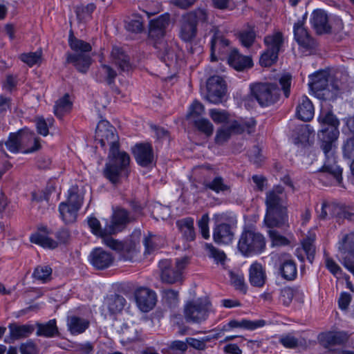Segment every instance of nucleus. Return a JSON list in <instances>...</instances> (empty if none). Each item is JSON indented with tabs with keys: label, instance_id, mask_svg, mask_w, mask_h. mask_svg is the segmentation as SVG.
Returning <instances> with one entry per match:
<instances>
[{
	"label": "nucleus",
	"instance_id": "nucleus-52",
	"mask_svg": "<svg viewBox=\"0 0 354 354\" xmlns=\"http://www.w3.org/2000/svg\"><path fill=\"white\" fill-rule=\"evenodd\" d=\"M204 113L203 105L198 101H194L189 107V111L187 114V118L192 120H198L197 118Z\"/></svg>",
	"mask_w": 354,
	"mask_h": 354
},
{
	"label": "nucleus",
	"instance_id": "nucleus-38",
	"mask_svg": "<svg viewBox=\"0 0 354 354\" xmlns=\"http://www.w3.org/2000/svg\"><path fill=\"white\" fill-rule=\"evenodd\" d=\"M126 299L120 295H115L107 297L104 301L106 306L111 314L120 312L124 307Z\"/></svg>",
	"mask_w": 354,
	"mask_h": 354
},
{
	"label": "nucleus",
	"instance_id": "nucleus-45",
	"mask_svg": "<svg viewBox=\"0 0 354 354\" xmlns=\"http://www.w3.org/2000/svg\"><path fill=\"white\" fill-rule=\"evenodd\" d=\"M71 107L72 102L69 100V95L65 94L56 102L54 106V113L56 116L61 118L65 113L71 110Z\"/></svg>",
	"mask_w": 354,
	"mask_h": 354
},
{
	"label": "nucleus",
	"instance_id": "nucleus-49",
	"mask_svg": "<svg viewBox=\"0 0 354 354\" xmlns=\"http://www.w3.org/2000/svg\"><path fill=\"white\" fill-rule=\"evenodd\" d=\"M278 55L279 53L266 49V50L261 54L259 63L261 66L264 67L270 66L277 62Z\"/></svg>",
	"mask_w": 354,
	"mask_h": 354
},
{
	"label": "nucleus",
	"instance_id": "nucleus-48",
	"mask_svg": "<svg viewBox=\"0 0 354 354\" xmlns=\"http://www.w3.org/2000/svg\"><path fill=\"white\" fill-rule=\"evenodd\" d=\"M51 274V268L47 266H39L35 269L32 276L37 280L46 282L50 279Z\"/></svg>",
	"mask_w": 354,
	"mask_h": 354
},
{
	"label": "nucleus",
	"instance_id": "nucleus-11",
	"mask_svg": "<svg viewBox=\"0 0 354 354\" xmlns=\"http://www.w3.org/2000/svg\"><path fill=\"white\" fill-rule=\"evenodd\" d=\"M82 203V198L75 192H70L66 202L59 204L60 216L65 223H72L76 221L77 212Z\"/></svg>",
	"mask_w": 354,
	"mask_h": 354
},
{
	"label": "nucleus",
	"instance_id": "nucleus-51",
	"mask_svg": "<svg viewBox=\"0 0 354 354\" xmlns=\"http://www.w3.org/2000/svg\"><path fill=\"white\" fill-rule=\"evenodd\" d=\"M35 122L38 133L43 136H46L48 134V128L53 124L54 120L48 118L47 120H45L43 118H37Z\"/></svg>",
	"mask_w": 354,
	"mask_h": 354
},
{
	"label": "nucleus",
	"instance_id": "nucleus-4",
	"mask_svg": "<svg viewBox=\"0 0 354 354\" xmlns=\"http://www.w3.org/2000/svg\"><path fill=\"white\" fill-rule=\"evenodd\" d=\"M310 89L318 96L333 98L339 88V82L335 81L326 71H321L309 75Z\"/></svg>",
	"mask_w": 354,
	"mask_h": 354
},
{
	"label": "nucleus",
	"instance_id": "nucleus-7",
	"mask_svg": "<svg viewBox=\"0 0 354 354\" xmlns=\"http://www.w3.org/2000/svg\"><path fill=\"white\" fill-rule=\"evenodd\" d=\"M250 94L261 106H268L276 103L279 96L277 85L270 83H255L250 85Z\"/></svg>",
	"mask_w": 354,
	"mask_h": 354
},
{
	"label": "nucleus",
	"instance_id": "nucleus-29",
	"mask_svg": "<svg viewBox=\"0 0 354 354\" xmlns=\"http://www.w3.org/2000/svg\"><path fill=\"white\" fill-rule=\"evenodd\" d=\"M90 325V322L85 318L76 315H72L67 319V326L69 331L73 335L83 333Z\"/></svg>",
	"mask_w": 354,
	"mask_h": 354
},
{
	"label": "nucleus",
	"instance_id": "nucleus-19",
	"mask_svg": "<svg viewBox=\"0 0 354 354\" xmlns=\"http://www.w3.org/2000/svg\"><path fill=\"white\" fill-rule=\"evenodd\" d=\"M231 49L232 48L229 46V41L220 33L216 32L211 41V60L216 61L217 59L216 54L222 59V56L229 55Z\"/></svg>",
	"mask_w": 354,
	"mask_h": 354
},
{
	"label": "nucleus",
	"instance_id": "nucleus-24",
	"mask_svg": "<svg viewBox=\"0 0 354 354\" xmlns=\"http://www.w3.org/2000/svg\"><path fill=\"white\" fill-rule=\"evenodd\" d=\"M310 21L316 31L319 34L328 32L330 30L328 15L323 10H315L311 15Z\"/></svg>",
	"mask_w": 354,
	"mask_h": 354
},
{
	"label": "nucleus",
	"instance_id": "nucleus-23",
	"mask_svg": "<svg viewBox=\"0 0 354 354\" xmlns=\"http://www.w3.org/2000/svg\"><path fill=\"white\" fill-rule=\"evenodd\" d=\"M241 126L237 122L234 121L228 125L222 126L217 130L215 142L216 144L222 145L227 141L232 135L241 133Z\"/></svg>",
	"mask_w": 354,
	"mask_h": 354
},
{
	"label": "nucleus",
	"instance_id": "nucleus-63",
	"mask_svg": "<svg viewBox=\"0 0 354 354\" xmlns=\"http://www.w3.org/2000/svg\"><path fill=\"white\" fill-rule=\"evenodd\" d=\"M208 339H196L193 337L187 338V343L193 348L198 351H204L206 348V342Z\"/></svg>",
	"mask_w": 354,
	"mask_h": 354
},
{
	"label": "nucleus",
	"instance_id": "nucleus-39",
	"mask_svg": "<svg viewBox=\"0 0 354 354\" xmlns=\"http://www.w3.org/2000/svg\"><path fill=\"white\" fill-rule=\"evenodd\" d=\"M24 137H20L19 131L15 133H10L8 140L5 142V146L8 151L17 153L21 150V143L24 142Z\"/></svg>",
	"mask_w": 354,
	"mask_h": 354
},
{
	"label": "nucleus",
	"instance_id": "nucleus-47",
	"mask_svg": "<svg viewBox=\"0 0 354 354\" xmlns=\"http://www.w3.org/2000/svg\"><path fill=\"white\" fill-rule=\"evenodd\" d=\"M95 8L96 6L94 3H88L86 6L80 5L76 6L75 11L77 19L81 21H85L91 17Z\"/></svg>",
	"mask_w": 354,
	"mask_h": 354
},
{
	"label": "nucleus",
	"instance_id": "nucleus-28",
	"mask_svg": "<svg viewBox=\"0 0 354 354\" xmlns=\"http://www.w3.org/2000/svg\"><path fill=\"white\" fill-rule=\"evenodd\" d=\"M48 234L46 227L39 228V232L32 234L30 240L32 243L39 245L44 248L54 249L57 246V243L47 236Z\"/></svg>",
	"mask_w": 354,
	"mask_h": 354
},
{
	"label": "nucleus",
	"instance_id": "nucleus-25",
	"mask_svg": "<svg viewBox=\"0 0 354 354\" xmlns=\"http://www.w3.org/2000/svg\"><path fill=\"white\" fill-rule=\"evenodd\" d=\"M314 106L306 96H302L299 101L296 113L299 119L303 121L310 120L314 116Z\"/></svg>",
	"mask_w": 354,
	"mask_h": 354
},
{
	"label": "nucleus",
	"instance_id": "nucleus-9",
	"mask_svg": "<svg viewBox=\"0 0 354 354\" xmlns=\"http://www.w3.org/2000/svg\"><path fill=\"white\" fill-rule=\"evenodd\" d=\"M188 258L186 257L177 259L175 266H172L170 260L165 259L159 262V268L161 274L160 277L162 282L167 283H174L179 281L182 278V272L188 263Z\"/></svg>",
	"mask_w": 354,
	"mask_h": 354
},
{
	"label": "nucleus",
	"instance_id": "nucleus-53",
	"mask_svg": "<svg viewBox=\"0 0 354 354\" xmlns=\"http://www.w3.org/2000/svg\"><path fill=\"white\" fill-rule=\"evenodd\" d=\"M126 28L132 32H140L143 30V23L141 17L135 16L126 24Z\"/></svg>",
	"mask_w": 354,
	"mask_h": 354
},
{
	"label": "nucleus",
	"instance_id": "nucleus-22",
	"mask_svg": "<svg viewBox=\"0 0 354 354\" xmlns=\"http://www.w3.org/2000/svg\"><path fill=\"white\" fill-rule=\"evenodd\" d=\"M66 63L72 64L79 72L85 73L91 64V57L84 53H67Z\"/></svg>",
	"mask_w": 354,
	"mask_h": 354
},
{
	"label": "nucleus",
	"instance_id": "nucleus-13",
	"mask_svg": "<svg viewBox=\"0 0 354 354\" xmlns=\"http://www.w3.org/2000/svg\"><path fill=\"white\" fill-rule=\"evenodd\" d=\"M207 98L213 104L221 102L225 91L226 86L225 81L220 76H212L207 82Z\"/></svg>",
	"mask_w": 354,
	"mask_h": 354
},
{
	"label": "nucleus",
	"instance_id": "nucleus-27",
	"mask_svg": "<svg viewBox=\"0 0 354 354\" xmlns=\"http://www.w3.org/2000/svg\"><path fill=\"white\" fill-rule=\"evenodd\" d=\"M233 236L230 226L226 223L219 224L214 229L213 239L217 243L228 244L232 241Z\"/></svg>",
	"mask_w": 354,
	"mask_h": 354
},
{
	"label": "nucleus",
	"instance_id": "nucleus-36",
	"mask_svg": "<svg viewBox=\"0 0 354 354\" xmlns=\"http://www.w3.org/2000/svg\"><path fill=\"white\" fill-rule=\"evenodd\" d=\"M283 262L281 266L282 277L287 280H293L297 275V268L295 263L287 254L283 255Z\"/></svg>",
	"mask_w": 354,
	"mask_h": 354
},
{
	"label": "nucleus",
	"instance_id": "nucleus-54",
	"mask_svg": "<svg viewBox=\"0 0 354 354\" xmlns=\"http://www.w3.org/2000/svg\"><path fill=\"white\" fill-rule=\"evenodd\" d=\"M100 73L104 77L105 81L109 84H111L117 76L116 71L106 64H102L100 68Z\"/></svg>",
	"mask_w": 354,
	"mask_h": 354
},
{
	"label": "nucleus",
	"instance_id": "nucleus-15",
	"mask_svg": "<svg viewBox=\"0 0 354 354\" xmlns=\"http://www.w3.org/2000/svg\"><path fill=\"white\" fill-rule=\"evenodd\" d=\"M91 264L97 270H104L110 267L114 261L113 254L101 248L92 250L89 255Z\"/></svg>",
	"mask_w": 354,
	"mask_h": 354
},
{
	"label": "nucleus",
	"instance_id": "nucleus-62",
	"mask_svg": "<svg viewBox=\"0 0 354 354\" xmlns=\"http://www.w3.org/2000/svg\"><path fill=\"white\" fill-rule=\"evenodd\" d=\"M334 337V331H329L321 333L318 338L322 346L328 348L330 346L336 345Z\"/></svg>",
	"mask_w": 354,
	"mask_h": 354
},
{
	"label": "nucleus",
	"instance_id": "nucleus-32",
	"mask_svg": "<svg viewBox=\"0 0 354 354\" xmlns=\"http://www.w3.org/2000/svg\"><path fill=\"white\" fill-rule=\"evenodd\" d=\"M8 328L11 337L15 339L26 338L35 330V326L32 324L19 325L15 323L10 324Z\"/></svg>",
	"mask_w": 354,
	"mask_h": 354
},
{
	"label": "nucleus",
	"instance_id": "nucleus-41",
	"mask_svg": "<svg viewBox=\"0 0 354 354\" xmlns=\"http://www.w3.org/2000/svg\"><path fill=\"white\" fill-rule=\"evenodd\" d=\"M68 44L71 48L76 53H84L90 52L92 49L89 43L79 39L73 36V31L70 32Z\"/></svg>",
	"mask_w": 354,
	"mask_h": 354
},
{
	"label": "nucleus",
	"instance_id": "nucleus-5",
	"mask_svg": "<svg viewBox=\"0 0 354 354\" xmlns=\"http://www.w3.org/2000/svg\"><path fill=\"white\" fill-rule=\"evenodd\" d=\"M130 157L124 151L113 155L109 154L108 162L105 165L104 176L113 184L119 183L124 175L127 176V167L129 165Z\"/></svg>",
	"mask_w": 354,
	"mask_h": 354
},
{
	"label": "nucleus",
	"instance_id": "nucleus-30",
	"mask_svg": "<svg viewBox=\"0 0 354 354\" xmlns=\"http://www.w3.org/2000/svg\"><path fill=\"white\" fill-rule=\"evenodd\" d=\"M265 270L261 263H254L249 269V281L257 287L262 286L266 281Z\"/></svg>",
	"mask_w": 354,
	"mask_h": 354
},
{
	"label": "nucleus",
	"instance_id": "nucleus-60",
	"mask_svg": "<svg viewBox=\"0 0 354 354\" xmlns=\"http://www.w3.org/2000/svg\"><path fill=\"white\" fill-rule=\"evenodd\" d=\"M209 115L216 123H223L227 120L228 114L225 111L213 109L209 111Z\"/></svg>",
	"mask_w": 354,
	"mask_h": 354
},
{
	"label": "nucleus",
	"instance_id": "nucleus-61",
	"mask_svg": "<svg viewBox=\"0 0 354 354\" xmlns=\"http://www.w3.org/2000/svg\"><path fill=\"white\" fill-rule=\"evenodd\" d=\"M342 150L345 158L354 160V136L344 142Z\"/></svg>",
	"mask_w": 354,
	"mask_h": 354
},
{
	"label": "nucleus",
	"instance_id": "nucleus-42",
	"mask_svg": "<svg viewBox=\"0 0 354 354\" xmlns=\"http://www.w3.org/2000/svg\"><path fill=\"white\" fill-rule=\"evenodd\" d=\"M229 65L236 71H243V56L238 49L232 48L227 56Z\"/></svg>",
	"mask_w": 354,
	"mask_h": 354
},
{
	"label": "nucleus",
	"instance_id": "nucleus-57",
	"mask_svg": "<svg viewBox=\"0 0 354 354\" xmlns=\"http://www.w3.org/2000/svg\"><path fill=\"white\" fill-rule=\"evenodd\" d=\"M41 56V53L40 51H36L34 53L21 55V59L30 66H32L40 61Z\"/></svg>",
	"mask_w": 354,
	"mask_h": 354
},
{
	"label": "nucleus",
	"instance_id": "nucleus-17",
	"mask_svg": "<svg viewBox=\"0 0 354 354\" xmlns=\"http://www.w3.org/2000/svg\"><path fill=\"white\" fill-rule=\"evenodd\" d=\"M136 299L140 310L148 312L156 305V295L147 288H140L136 292Z\"/></svg>",
	"mask_w": 354,
	"mask_h": 354
},
{
	"label": "nucleus",
	"instance_id": "nucleus-33",
	"mask_svg": "<svg viewBox=\"0 0 354 354\" xmlns=\"http://www.w3.org/2000/svg\"><path fill=\"white\" fill-rule=\"evenodd\" d=\"M113 62L122 71H129L131 68L129 57L120 48L114 47L111 51Z\"/></svg>",
	"mask_w": 354,
	"mask_h": 354
},
{
	"label": "nucleus",
	"instance_id": "nucleus-2",
	"mask_svg": "<svg viewBox=\"0 0 354 354\" xmlns=\"http://www.w3.org/2000/svg\"><path fill=\"white\" fill-rule=\"evenodd\" d=\"M169 24V15H162L150 21L149 34L154 40L153 46L157 50L158 57L167 66L171 67L176 64L178 55L176 44L172 41H168L163 39Z\"/></svg>",
	"mask_w": 354,
	"mask_h": 354
},
{
	"label": "nucleus",
	"instance_id": "nucleus-21",
	"mask_svg": "<svg viewBox=\"0 0 354 354\" xmlns=\"http://www.w3.org/2000/svg\"><path fill=\"white\" fill-rule=\"evenodd\" d=\"M20 137H24V142L21 143V149L24 153L35 152L41 148L39 138H37L33 131L28 129H24L19 131Z\"/></svg>",
	"mask_w": 354,
	"mask_h": 354
},
{
	"label": "nucleus",
	"instance_id": "nucleus-3",
	"mask_svg": "<svg viewBox=\"0 0 354 354\" xmlns=\"http://www.w3.org/2000/svg\"><path fill=\"white\" fill-rule=\"evenodd\" d=\"M267 206L264 222L268 227H280L288 221L286 195L283 188L277 185L266 195Z\"/></svg>",
	"mask_w": 354,
	"mask_h": 354
},
{
	"label": "nucleus",
	"instance_id": "nucleus-16",
	"mask_svg": "<svg viewBox=\"0 0 354 354\" xmlns=\"http://www.w3.org/2000/svg\"><path fill=\"white\" fill-rule=\"evenodd\" d=\"M138 164L142 167H149L153 162L154 154L152 146L149 143L137 144L133 150Z\"/></svg>",
	"mask_w": 354,
	"mask_h": 354
},
{
	"label": "nucleus",
	"instance_id": "nucleus-64",
	"mask_svg": "<svg viewBox=\"0 0 354 354\" xmlns=\"http://www.w3.org/2000/svg\"><path fill=\"white\" fill-rule=\"evenodd\" d=\"M291 80L292 76L288 73H284L279 79V83L286 97H288L290 95Z\"/></svg>",
	"mask_w": 354,
	"mask_h": 354
},
{
	"label": "nucleus",
	"instance_id": "nucleus-35",
	"mask_svg": "<svg viewBox=\"0 0 354 354\" xmlns=\"http://www.w3.org/2000/svg\"><path fill=\"white\" fill-rule=\"evenodd\" d=\"M284 38L280 32H274L265 37L264 43L266 46V49L279 53L281 51Z\"/></svg>",
	"mask_w": 354,
	"mask_h": 354
},
{
	"label": "nucleus",
	"instance_id": "nucleus-37",
	"mask_svg": "<svg viewBox=\"0 0 354 354\" xmlns=\"http://www.w3.org/2000/svg\"><path fill=\"white\" fill-rule=\"evenodd\" d=\"M176 225L186 240L193 241L195 239L193 218L187 217L180 219L176 222Z\"/></svg>",
	"mask_w": 354,
	"mask_h": 354
},
{
	"label": "nucleus",
	"instance_id": "nucleus-59",
	"mask_svg": "<svg viewBox=\"0 0 354 354\" xmlns=\"http://www.w3.org/2000/svg\"><path fill=\"white\" fill-rule=\"evenodd\" d=\"M298 292L296 289L290 287H286L281 290V299L285 305H288L297 294Z\"/></svg>",
	"mask_w": 354,
	"mask_h": 354
},
{
	"label": "nucleus",
	"instance_id": "nucleus-55",
	"mask_svg": "<svg viewBox=\"0 0 354 354\" xmlns=\"http://www.w3.org/2000/svg\"><path fill=\"white\" fill-rule=\"evenodd\" d=\"M268 234L271 239L272 246H282L289 243V241L286 237L279 234L276 230H270Z\"/></svg>",
	"mask_w": 354,
	"mask_h": 354
},
{
	"label": "nucleus",
	"instance_id": "nucleus-26",
	"mask_svg": "<svg viewBox=\"0 0 354 354\" xmlns=\"http://www.w3.org/2000/svg\"><path fill=\"white\" fill-rule=\"evenodd\" d=\"M87 222L92 233L97 236L101 237L104 243L105 238L111 237L109 235L116 232L117 229L113 226H106L104 229H102L101 227L100 222L95 217L88 218Z\"/></svg>",
	"mask_w": 354,
	"mask_h": 354
},
{
	"label": "nucleus",
	"instance_id": "nucleus-18",
	"mask_svg": "<svg viewBox=\"0 0 354 354\" xmlns=\"http://www.w3.org/2000/svg\"><path fill=\"white\" fill-rule=\"evenodd\" d=\"M295 39L302 48L304 53L310 52L315 46V41L309 36L307 30L301 21L294 26Z\"/></svg>",
	"mask_w": 354,
	"mask_h": 354
},
{
	"label": "nucleus",
	"instance_id": "nucleus-1",
	"mask_svg": "<svg viewBox=\"0 0 354 354\" xmlns=\"http://www.w3.org/2000/svg\"><path fill=\"white\" fill-rule=\"evenodd\" d=\"M317 120L322 126L319 131L320 146L326 157L319 179L326 185L328 183L324 181V178L328 176L330 177L328 183H340L342 170L336 165L335 156L337 141L339 136L338 129L339 122L333 113L324 110L321 111Z\"/></svg>",
	"mask_w": 354,
	"mask_h": 354
},
{
	"label": "nucleus",
	"instance_id": "nucleus-40",
	"mask_svg": "<svg viewBox=\"0 0 354 354\" xmlns=\"http://www.w3.org/2000/svg\"><path fill=\"white\" fill-rule=\"evenodd\" d=\"M314 131L310 125L305 124L299 127L297 136L295 138V145L306 147L310 143V139L313 137Z\"/></svg>",
	"mask_w": 354,
	"mask_h": 354
},
{
	"label": "nucleus",
	"instance_id": "nucleus-56",
	"mask_svg": "<svg viewBox=\"0 0 354 354\" xmlns=\"http://www.w3.org/2000/svg\"><path fill=\"white\" fill-rule=\"evenodd\" d=\"M205 248L209 252L210 257L213 258L217 263H223L225 259V254L223 251L215 248L212 245L206 243Z\"/></svg>",
	"mask_w": 354,
	"mask_h": 354
},
{
	"label": "nucleus",
	"instance_id": "nucleus-50",
	"mask_svg": "<svg viewBox=\"0 0 354 354\" xmlns=\"http://www.w3.org/2000/svg\"><path fill=\"white\" fill-rule=\"evenodd\" d=\"M194 123L197 129L207 136H210L212 134L214 127L208 120L198 118V120H194Z\"/></svg>",
	"mask_w": 354,
	"mask_h": 354
},
{
	"label": "nucleus",
	"instance_id": "nucleus-12",
	"mask_svg": "<svg viewBox=\"0 0 354 354\" xmlns=\"http://www.w3.org/2000/svg\"><path fill=\"white\" fill-rule=\"evenodd\" d=\"M266 247L262 234L252 230L245 231V257L261 253Z\"/></svg>",
	"mask_w": 354,
	"mask_h": 354
},
{
	"label": "nucleus",
	"instance_id": "nucleus-34",
	"mask_svg": "<svg viewBox=\"0 0 354 354\" xmlns=\"http://www.w3.org/2000/svg\"><path fill=\"white\" fill-rule=\"evenodd\" d=\"M37 330L36 335L47 338L58 336L59 333L55 319H50L45 324L37 323Z\"/></svg>",
	"mask_w": 354,
	"mask_h": 354
},
{
	"label": "nucleus",
	"instance_id": "nucleus-44",
	"mask_svg": "<svg viewBox=\"0 0 354 354\" xmlns=\"http://www.w3.org/2000/svg\"><path fill=\"white\" fill-rule=\"evenodd\" d=\"M319 217L325 219L328 217H333L339 215L340 208L335 203H329L323 202L321 205L320 209L317 208Z\"/></svg>",
	"mask_w": 354,
	"mask_h": 354
},
{
	"label": "nucleus",
	"instance_id": "nucleus-58",
	"mask_svg": "<svg viewBox=\"0 0 354 354\" xmlns=\"http://www.w3.org/2000/svg\"><path fill=\"white\" fill-rule=\"evenodd\" d=\"M326 266L327 269L337 279H340L343 277V272L341 268L338 264L330 258H326Z\"/></svg>",
	"mask_w": 354,
	"mask_h": 354
},
{
	"label": "nucleus",
	"instance_id": "nucleus-8",
	"mask_svg": "<svg viewBox=\"0 0 354 354\" xmlns=\"http://www.w3.org/2000/svg\"><path fill=\"white\" fill-rule=\"evenodd\" d=\"M95 137L102 147L109 145V154H114L119 151L118 136L115 129L107 120H101L96 128Z\"/></svg>",
	"mask_w": 354,
	"mask_h": 354
},
{
	"label": "nucleus",
	"instance_id": "nucleus-6",
	"mask_svg": "<svg viewBox=\"0 0 354 354\" xmlns=\"http://www.w3.org/2000/svg\"><path fill=\"white\" fill-rule=\"evenodd\" d=\"M140 232L135 233L124 243L112 237H106L104 239V244L112 250L121 252L124 260L133 261L140 251Z\"/></svg>",
	"mask_w": 354,
	"mask_h": 354
},
{
	"label": "nucleus",
	"instance_id": "nucleus-14",
	"mask_svg": "<svg viewBox=\"0 0 354 354\" xmlns=\"http://www.w3.org/2000/svg\"><path fill=\"white\" fill-rule=\"evenodd\" d=\"M185 317L189 322L201 323L205 321L208 315V308L206 304L196 301L187 303L184 308Z\"/></svg>",
	"mask_w": 354,
	"mask_h": 354
},
{
	"label": "nucleus",
	"instance_id": "nucleus-10",
	"mask_svg": "<svg viewBox=\"0 0 354 354\" xmlns=\"http://www.w3.org/2000/svg\"><path fill=\"white\" fill-rule=\"evenodd\" d=\"M338 252L342 263L354 276V232L345 234L339 241Z\"/></svg>",
	"mask_w": 354,
	"mask_h": 354
},
{
	"label": "nucleus",
	"instance_id": "nucleus-46",
	"mask_svg": "<svg viewBox=\"0 0 354 354\" xmlns=\"http://www.w3.org/2000/svg\"><path fill=\"white\" fill-rule=\"evenodd\" d=\"M129 221L128 212L123 209H119L114 212L111 224L109 226L115 227L116 232L120 230L121 227Z\"/></svg>",
	"mask_w": 354,
	"mask_h": 354
},
{
	"label": "nucleus",
	"instance_id": "nucleus-43",
	"mask_svg": "<svg viewBox=\"0 0 354 354\" xmlns=\"http://www.w3.org/2000/svg\"><path fill=\"white\" fill-rule=\"evenodd\" d=\"M206 188L209 189L216 193L225 192L230 191V186L221 176H216L212 180H206L204 183Z\"/></svg>",
	"mask_w": 354,
	"mask_h": 354
},
{
	"label": "nucleus",
	"instance_id": "nucleus-20",
	"mask_svg": "<svg viewBox=\"0 0 354 354\" xmlns=\"http://www.w3.org/2000/svg\"><path fill=\"white\" fill-rule=\"evenodd\" d=\"M192 15H184L181 20L179 37L185 42H191L196 36L197 25Z\"/></svg>",
	"mask_w": 354,
	"mask_h": 354
},
{
	"label": "nucleus",
	"instance_id": "nucleus-31",
	"mask_svg": "<svg viewBox=\"0 0 354 354\" xmlns=\"http://www.w3.org/2000/svg\"><path fill=\"white\" fill-rule=\"evenodd\" d=\"M315 239V234L314 233H310V234L301 243V248H297L296 250V256L301 261L304 260V257L300 254L301 250H304L307 256V259L309 262L312 263L313 260V255L315 252V247L313 245V241Z\"/></svg>",
	"mask_w": 354,
	"mask_h": 354
}]
</instances>
